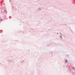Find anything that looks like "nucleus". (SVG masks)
<instances>
[{
  "instance_id": "f03ea898",
  "label": "nucleus",
  "mask_w": 75,
  "mask_h": 75,
  "mask_svg": "<svg viewBox=\"0 0 75 75\" xmlns=\"http://www.w3.org/2000/svg\"><path fill=\"white\" fill-rule=\"evenodd\" d=\"M0 21H2V19H1Z\"/></svg>"
},
{
  "instance_id": "f257e3e1",
  "label": "nucleus",
  "mask_w": 75,
  "mask_h": 75,
  "mask_svg": "<svg viewBox=\"0 0 75 75\" xmlns=\"http://www.w3.org/2000/svg\"><path fill=\"white\" fill-rule=\"evenodd\" d=\"M65 62L66 63L67 62V59H66L65 60Z\"/></svg>"
},
{
  "instance_id": "7ed1b4c3",
  "label": "nucleus",
  "mask_w": 75,
  "mask_h": 75,
  "mask_svg": "<svg viewBox=\"0 0 75 75\" xmlns=\"http://www.w3.org/2000/svg\"><path fill=\"white\" fill-rule=\"evenodd\" d=\"M60 38L62 39V37H60Z\"/></svg>"
}]
</instances>
